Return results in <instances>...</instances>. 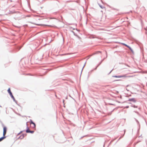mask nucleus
I'll return each instance as SVG.
<instances>
[{
	"label": "nucleus",
	"mask_w": 147,
	"mask_h": 147,
	"mask_svg": "<svg viewBox=\"0 0 147 147\" xmlns=\"http://www.w3.org/2000/svg\"><path fill=\"white\" fill-rule=\"evenodd\" d=\"M8 92L9 93L10 96H11V98H13V99H14V98L13 96V95L11 92V91L10 89L9 88L7 90Z\"/></svg>",
	"instance_id": "1"
},
{
	"label": "nucleus",
	"mask_w": 147,
	"mask_h": 147,
	"mask_svg": "<svg viewBox=\"0 0 147 147\" xmlns=\"http://www.w3.org/2000/svg\"><path fill=\"white\" fill-rule=\"evenodd\" d=\"M3 136H5L6 133L7 128L6 127H4L3 128Z\"/></svg>",
	"instance_id": "2"
},
{
	"label": "nucleus",
	"mask_w": 147,
	"mask_h": 147,
	"mask_svg": "<svg viewBox=\"0 0 147 147\" xmlns=\"http://www.w3.org/2000/svg\"><path fill=\"white\" fill-rule=\"evenodd\" d=\"M30 125L31 127L33 128H35L36 127V125L35 124L33 123L32 121H31L30 123Z\"/></svg>",
	"instance_id": "3"
},
{
	"label": "nucleus",
	"mask_w": 147,
	"mask_h": 147,
	"mask_svg": "<svg viewBox=\"0 0 147 147\" xmlns=\"http://www.w3.org/2000/svg\"><path fill=\"white\" fill-rule=\"evenodd\" d=\"M26 136V134H23L19 137V138H18V139H22L24 138V137L25 136Z\"/></svg>",
	"instance_id": "4"
},
{
	"label": "nucleus",
	"mask_w": 147,
	"mask_h": 147,
	"mask_svg": "<svg viewBox=\"0 0 147 147\" xmlns=\"http://www.w3.org/2000/svg\"><path fill=\"white\" fill-rule=\"evenodd\" d=\"M6 138L5 136H3V137L0 138V142L2 141L3 139Z\"/></svg>",
	"instance_id": "5"
},
{
	"label": "nucleus",
	"mask_w": 147,
	"mask_h": 147,
	"mask_svg": "<svg viewBox=\"0 0 147 147\" xmlns=\"http://www.w3.org/2000/svg\"><path fill=\"white\" fill-rule=\"evenodd\" d=\"M129 101H132L134 102H135L136 101V100H135V99L134 98H131V99H129Z\"/></svg>",
	"instance_id": "6"
},
{
	"label": "nucleus",
	"mask_w": 147,
	"mask_h": 147,
	"mask_svg": "<svg viewBox=\"0 0 147 147\" xmlns=\"http://www.w3.org/2000/svg\"><path fill=\"white\" fill-rule=\"evenodd\" d=\"M27 129L26 130V132L27 133H30V130L28 128V127H27Z\"/></svg>",
	"instance_id": "7"
},
{
	"label": "nucleus",
	"mask_w": 147,
	"mask_h": 147,
	"mask_svg": "<svg viewBox=\"0 0 147 147\" xmlns=\"http://www.w3.org/2000/svg\"><path fill=\"white\" fill-rule=\"evenodd\" d=\"M126 76L125 75H123L122 76H119L117 77L118 78H121V77H126Z\"/></svg>",
	"instance_id": "8"
},
{
	"label": "nucleus",
	"mask_w": 147,
	"mask_h": 147,
	"mask_svg": "<svg viewBox=\"0 0 147 147\" xmlns=\"http://www.w3.org/2000/svg\"><path fill=\"white\" fill-rule=\"evenodd\" d=\"M36 24L38 25H41V26L44 25L43 24Z\"/></svg>",
	"instance_id": "9"
},
{
	"label": "nucleus",
	"mask_w": 147,
	"mask_h": 147,
	"mask_svg": "<svg viewBox=\"0 0 147 147\" xmlns=\"http://www.w3.org/2000/svg\"><path fill=\"white\" fill-rule=\"evenodd\" d=\"M34 131H30V133L32 134L34 132Z\"/></svg>",
	"instance_id": "10"
},
{
	"label": "nucleus",
	"mask_w": 147,
	"mask_h": 147,
	"mask_svg": "<svg viewBox=\"0 0 147 147\" xmlns=\"http://www.w3.org/2000/svg\"><path fill=\"white\" fill-rule=\"evenodd\" d=\"M123 44L125 46H126V47H129V46H128L127 45H126L125 44Z\"/></svg>",
	"instance_id": "11"
}]
</instances>
